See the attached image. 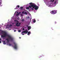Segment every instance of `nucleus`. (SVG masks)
<instances>
[{
	"label": "nucleus",
	"instance_id": "f257e3e1",
	"mask_svg": "<svg viewBox=\"0 0 60 60\" xmlns=\"http://www.w3.org/2000/svg\"><path fill=\"white\" fill-rule=\"evenodd\" d=\"M1 33L2 34H4L3 35H1V37L2 38H4V37H6L7 36L8 37V38L11 41H13V38L10 35L7 34V33L6 32L4 31H3L2 30L1 31Z\"/></svg>",
	"mask_w": 60,
	"mask_h": 60
},
{
	"label": "nucleus",
	"instance_id": "f03ea898",
	"mask_svg": "<svg viewBox=\"0 0 60 60\" xmlns=\"http://www.w3.org/2000/svg\"><path fill=\"white\" fill-rule=\"evenodd\" d=\"M14 21H16L17 22L16 23V25L17 26H20V24L21 23H19V21H18L17 20H14Z\"/></svg>",
	"mask_w": 60,
	"mask_h": 60
},
{
	"label": "nucleus",
	"instance_id": "7ed1b4c3",
	"mask_svg": "<svg viewBox=\"0 0 60 60\" xmlns=\"http://www.w3.org/2000/svg\"><path fill=\"white\" fill-rule=\"evenodd\" d=\"M57 12V11L53 10L51 11L50 12L52 14H56Z\"/></svg>",
	"mask_w": 60,
	"mask_h": 60
},
{
	"label": "nucleus",
	"instance_id": "20e7f679",
	"mask_svg": "<svg viewBox=\"0 0 60 60\" xmlns=\"http://www.w3.org/2000/svg\"><path fill=\"white\" fill-rule=\"evenodd\" d=\"M33 8L34 9V8L35 10H38V8H39V7H38V6L35 5V4H34Z\"/></svg>",
	"mask_w": 60,
	"mask_h": 60
},
{
	"label": "nucleus",
	"instance_id": "39448f33",
	"mask_svg": "<svg viewBox=\"0 0 60 60\" xmlns=\"http://www.w3.org/2000/svg\"><path fill=\"white\" fill-rule=\"evenodd\" d=\"M27 33H28V31L26 30L25 31H22V35H24V34H23V33H25L26 34H27Z\"/></svg>",
	"mask_w": 60,
	"mask_h": 60
},
{
	"label": "nucleus",
	"instance_id": "423d86ee",
	"mask_svg": "<svg viewBox=\"0 0 60 60\" xmlns=\"http://www.w3.org/2000/svg\"><path fill=\"white\" fill-rule=\"evenodd\" d=\"M14 44H15V45L14 46V49H17V48L18 47V46H17V45L16 44H15V43L14 42Z\"/></svg>",
	"mask_w": 60,
	"mask_h": 60
},
{
	"label": "nucleus",
	"instance_id": "0eeeda50",
	"mask_svg": "<svg viewBox=\"0 0 60 60\" xmlns=\"http://www.w3.org/2000/svg\"><path fill=\"white\" fill-rule=\"evenodd\" d=\"M34 4H32L31 5H29V8H31L32 7H33H33H34Z\"/></svg>",
	"mask_w": 60,
	"mask_h": 60
},
{
	"label": "nucleus",
	"instance_id": "6e6552de",
	"mask_svg": "<svg viewBox=\"0 0 60 60\" xmlns=\"http://www.w3.org/2000/svg\"><path fill=\"white\" fill-rule=\"evenodd\" d=\"M27 27H28V30H30V29L31 28V27L30 26H27Z\"/></svg>",
	"mask_w": 60,
	"mask_h": 60
},
{
	"label": "nucleus",
	"instance_id": "1a4fd4ad",
	"mask_svg": "<svg viewBox=\"0 0 60 60\" xmlns=\"http://www.w3.org/2000/svg\"><path fill=\"white\" fill-rule=\"evenodd\" d=\"M24 12H25L24 14H26V15H27V13L26 11H22V13H24Z\"/></svg>",
	"mask_w": 60,
	"mask_h": 60
},
{
	"label": "nucleus",
	"instance_id": "9d476101",
	"mask_svg": "<svg viewBox=\"0 0 60 60\" xmlns=\"http://www.w3.org/2000/svg\"><path fill=\"white\" fill-rule=\"evenodd\" d=\"M9 39L8 38H7L6 39V40L7 41V42H8V43H9Z\"/></svg>",
	"mask_w": 60,
	"mask_h": 60
},
{
	"label": "nucleus",
	"instance_id": "9b49d317",
	"mask_svg": "<svg viewBox=\"0 0 60 60\" xmlns=\"http://www.w3.org/2000/svg\"><path fill=\"white\" fill-rule=\"evenodd\" d=\"M31 34V32H30V31H29L27 35H29L30 34Z\"/></svg>",
	"mask_w": 60,
	"mask_h": 60
},
{
	"label": "nucleus",
	"instance_id": "f8f14e48",
	"mask_svg": "<svg viewBox=\"0 0 60 60\" xmlns=\"http://www.w3.org/2000/svg\"><path fill=\"white\" fill-rule=\"evenodd\" d=\"M3 44H6V43H5V41H3Z\"/></svg>",
	"mask_w": 60,
	"mask_h": 60
},
{
	"label": "nucleus",
	"instance_id": "ddd939ff",
	"mask_svg": "<svg viewBox=\"0 0 60 60\" xmlns=\"http://www.w3.org/2000/svg\"><path fill=\"white\" fill-rule=\"evenodd\" d=\"M26 8L27 10H29V7H27Z\"/></svg>",
	"mask_w": 60,
	"mask_h": 60
},
{
	"label": "nucleus",
	"instance_id": "4468645a",
	"mask_svg": "<svg viewBox=\"0 0 60 60\" xmlns=\"http://www.w3.org/2000/svg\"><path fill=\"white\" fill-rule=\"evenodd\" d=\"M33 3H29V4L30 5H32V4H32Z\"/></svg>",
	"mask_w": 60,
	"mask_h": 60
},
{
	"label": "nucleus",
	"instance_id": "2eb2a0df",
	"mask_svg": "<svg viewBox=\"0 0 60 60\" xmlns=\"http://www.w3.org/2000/svg\"><path fill=\"white\" fill-rule=\"evenodd\" d=\"M21 21L22 22H23V21H25V20L24 19H22V20Z\"/></svg>",
	"mask_w": 60,
	"mask_h": 60
},
{
	"label": "nucleus",
	"instance_id": "dca6fc26",
	"mask_svg": "<svg viewBox=\"0 0 60 60\" xmlns=\"http://www.w3.org/2000/svg\"><path fill=\"white\" fill-rule=\"evenodd\" d=\"M35 22H36V20H35L34 19L33 20V22H34V23H35Z\"/></svg>",
	"mask_w": 60,
	"mask_h": 60
},
{
	"label": "nucleus",
	"instance_id": "f3484780",
	"mask_svg": "<svg viewBox=\"0 0 60 60\" xmlns=\"http://www.w3.org/2000/svg\"><path fill=\"white\" fill-rule=\"evenodd\" d=\"M19 15V13H18L16 15V16H18V15Z\"/></svg>",
	"mask_w": 60,
	"mask_h": 60
},
{
	"label": "nucleus",
	"instance_id": "a211bd4d",
	"mask_svg": "<svg viewBox=\"0 0 60 60\" xmlns=\"http://www.w3.org/2000/svg\"><path fill=\"white\" fill-rule=\"evenodd\" d=\"M12 26V25L11 24L9 26V27H11V26Z\"/></svg>",
	"mask_w": 60,
	"mask_h": 60
},
{
	"label": "nucleus",
	"instance_id": "6ab92c4d",
	"mask_svg": "<svg viewBox=\"0 0 60 60\" xmlns=\"http://www.w3.org/2000/svg\"><path fill=\"white\" fill-rule=\"evenodd\" d=\"M20 8L21 9H23V7H20Z\"/></svg>",
	"mask_w": 60,
	"mask_h": 60
},
{
	"label": "nucleus",
	"instance_id": "aec40b11",
	"mask_svg": "<svg viewBox=\"0 0 60 60\" xmlns=\"http://www.w3.org/2000/svg\"><path fill=\"white\" fill-rule=\"evenodd\" d=\"M20 16H21V17H22V16H23V15L22 14H21Z\"/></svg>",
	"mask_w": 60,
	"mask_h": 60
},
{
	"label": "nucleus",
	"instance_id": "412c9836",
	"mask_svg": "<svg viewBox=\"0 0 60 60\" xmlns=\"http://www.w3.org/2000/svg\"><path fill=\"white\" fill-rule=\"evenodd\" d=\"M19 5H18L17 6V7H18V8H19Z\"/></svg>",
	"mask_w": 60,
	"mask_h": 60
},
{
	"label": "nucleus",
	"instance_id": "4be33fe9",
	"mask_svg": "<svg viewBox=\"0 0 60 60\" xmlns=\"http://www.w3.org/2000/svg\"><path fill=\"white\" fill-rule=\"evenodd\" d=\"M18 32H21V31L20 30H18Z\"/></svg>",
	"mask_w": 60,
	"mask_h": 60
},
{
	"label": "nucleus",
	"instance_id": "5701e85b",
	"mask_svg": "<svg viewBox=\"0 0 60 60\" xmlns=\"http://www.w3.org/2000/svg\"><path fill=\"white\" fill-rule=\"evenodd\" d=\"M31 10L32 11H34V9L33 8H31Z\"/></svg>",
	"mask_w": 60,
	"mask_h": 60
},
{
	"label": "nucleus",
	"instance_id": "b1692460",
	"mask_svg": "<svg viewBox=\"0 0 60 60\" xmlns=\"http://www.w3.org/2000/svg\"><path fill=\"white\" fill-rule=\"evenodd\" d=\"M27 18L28 19H29L30 18H29V16H28L27 17Z\"/></svg>",
	"mask_w": 60,
	"mask_h": 60
},
{
	"label": "nucleus",
	"instance_id": "393cba45",
	"mask_svg": "<svg viewBox=\"0 0 60 60\" xmlns=\"http://www.w3.org/2000/svg\"><path fill=\"white\" fill-rule=\"evenodd\" d=\"M54 0H52V3H53V2L54 1Z\"/></svg>",
	"mask_w": 60,
	"mask_h": 60
},
{
	"label": "nucleus",
	"instance_id": "a878e982",
	"mask_svg": "<svg viewBox=\"0 0 60 60\" xmlns=\"http://www.w3.org/2000/svg\"><path fill=\"white\" fill-rule=\"evenodd\" d=\"M56 1H55V2L54 3V4H56Z\"/></svg>",
	"mask_w": 60,
	"mask_h": 60
},
{
	"label": "nucleus",
	"instance_id": "bb28decb",
	"mask_svg": "<svg viewBox=\"0 0 60 60\" xmlns=\"http://www.w3.org/2000/svg\"><path fill=\"white\" fill-rule=\"evenodd\" d=\"M55 24H56V22H55Z\"/></svg>",
	"mask_w": 60,
	"mask_h": 60
},
{
	"label": "nucleus",
	"instance_id": "cd10ccee",
	"mask_svg": "<svg viewBox=\"0 0 60 60\" xmlns=\"http://www.w3.org/2000/svg\"><path fill=\"white\" fill-rule=\"evenodd\" d=\"M19 14H20V13H21V12H20L19 13Z\"/></svg>",
	"mask_w": 60,
	"mask_h": 60
},
{
	"label": "nucleus",
	"instance_id": "c85d7f7f",
	"mask_svg": "<svg viewBox=\"0 0 60 60\" xmlns=\"http://www.w3.org/2000/svg\"><path fill=\"white\" fill-rule=\"evenodd\" d=\"M14 32H16V30H14Z\"/></svg>",
	"mask_w": 60,
	"mask_h": 60
},
{
	"label": "nucleus",
	"instance_id": "c756f323",
	"mask_svg": "<svg viewBox=\"0 0 60 60\" xmlns=\"http://www.w3.org/2000/svg\"><path fill=\"white\" fill-rule=\"evenodd\" d=\"M9 46H11V44H9Z\"/></svg>",
	"mask_w": 60,
	"mask_h": 60
},
{
	"label": "nucleus",
	"instance_id": "7c9ffc66",
	"mask_svg": "<svg viewBox=\"0 0 60 60\" xmlns=\"http://www.w3.org/2000/svg\"><path fill=\"white\" fill-rule=\"evenodd\" d=\"M23 30H25V29L24 28L22 29Z\"/></svg>",
	"mask_w": 60,
	"mask_h": 60
},
{
	"label": "nucleus",
	"instance_id": "2f4dec72",
	"mask_svg": "<svg viewBox=\"0 0 60 60\" xmlns=\"http://www.w3.org/2000/svg\"><path fill=\"white\" fill-rule=\"evenodd\" d=\"M0 41H2V39H1V38H0Z\"/></svg>",
	"mask_w": 60,
	"mask_h": 60
},
{
	"label": "nucleus",
	"instance_id": "473e14b6",
	"mask_svg": "<svg viewBox=\"0 0 60 60\" xmlns=\"http://www.w3.org/2000/svg\"><path fill=\"white\" fill-rule=\"evenodd\" d=\"M1 42H2L1 41H0V43H1Z\"/></svg>",
	"mask_w": 60,
	"mask_h": 60
},
{
	"label": "nucleus",
	"instance_id": "72a5a7b5",
	"mask_svg": "<svg viewBox=\"0 0 60 60\" xmlns=\"http://www.w3.org/2000/svg\"><path fill=\"white\" fill-rule=\"evenodd\" d=\"M52 0H50V2H52Z\"/></svg>",
	"mask_w": 60,
	"mask_h": 60
},
{
	"label": "nucleus",
	"instance_id": "f704fd0d",
	"mask_svg": "<svg viewBox=\"0 0 60 60\" xmlns=\"http://www.w3.org/2000/svg\"><path fill=\"white\" fill-rule=\"evenodd\" d=\"M25 12H24L23 13H22V14H25Z\"/></svg>",
	"mask_w": 60,
	"mask_h": 60
},
{
	"label": "nucleus",
	"instance_id": "c9c22d12",
	"mask_svg": "<svg viewBox=\"0 0 60 60\" xmlns=\"http://www.w3.org/2000/svg\"><path fill=\"white\" fill-rule=\"evenodd\" d=\"M19 38L20 39V38H20V37Z\"/></svg>",
	"mask_w": 60,
	"mask_h": 60
},
{
	"label": "nucleus",
	"instance_id": "e433bc0d",
	"mask_svg": "<svg viewBox=\"0 0 60 60\" xmlns=\"http://www.w3.org/2000/svg\"><path fill=\"white\" fill-rule=\"evenodd\" d=\"M17 7H16V8H17Z\"/></svg>",
	"mask_w": 60,
	"mask_h": 60
},
{
	"label": "nucleus",
	"instance_id": "4c0bfd02",
	"mask_svg": "<svg viewBox=\"0 0 60 60\" xmlns=\"http://www.w3.org/2000/svg\"><path fill=\"white\" fill-rule=\"evenodd\" d=\"M17 13H18V12H17Z\"/></svg>",
	"mask_w": 60,
	"mask_h": 60
},
{
	"label": "nucleus",
	"instance_id": "58836bf2",
	"mask_svg": "<svg viewBox=\"0 0 60 60\" xmlns=\"http://www.w3.org/2000/svg\"><path fill=\"white\" fill-rule=\"evenodd\" d=\"M0 28H1V27H0Z\"/></svg>",
	"mask_w": 60,
	"mask_h": 60
}]
</instances>
